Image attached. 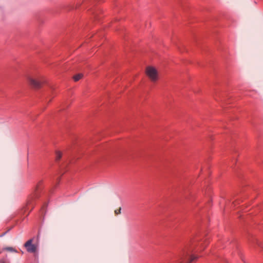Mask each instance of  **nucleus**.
<instances>
[{"mask_svg":"<svg viewBox=\"0 0 263 263\" xmlns=\"http://www.w3.org/2000/svg\"><path fill=\"white\" fill-rule=\"evenodd\" d=\"M145 74L152 82H156L159 80L158 71L153 66H147L145 68Z\"/></svg>","mask_w":263,"mask_h":263,"instance_id":"f257e3e1","label":"nucleus"},{"mask_svg":"<svg viewBox=\"0 0 263 263\" xmlns=\"http://www.w3.org/2000/svg\"><path fill=\"white\" fill-rule=\"evenodd\" d=\"M27 80L30 85L34 88L38 89L41 87L42 84L44 81L43 78H33L31 77H28Z\"/></svg>","mask_w":263,"mask_h":263,"instance_id":"f03ea898","label":"nucleus"},{"mask_svg":"<svg viewBox=\"0 0 263 263\" xmlns=\"http://www.w3.org/2000/svg\"><path fill=\"white\" fill-rule=\"evenodd\" d=\"M199 240V239L196 238L191 239L186 247L185 253L187 254L189 252H192Z\"/></svg>","mask_w":263,"mask_h":263,"instance_id":"7ed1b4c3","label":"nucleus"},{"mask_svg":"<svg viewBox=\"0 0 263 263\" xmlns=\"http://www.w3.org/2000/svg\"><path fill=\"white\" fill-rule=\"evenodd\" d=\"M32 241L33 239H30L24 244L27 251L30 253H35L37 249V247L35 245L32 244Z\"/></svg>","mask_w":263,"mask_h":263,"instance_id":"20e7f679","label":"nucleus"},{"mask_svg":"<svg viewBox=\"0 0 263 263\" xmlns=\"http://www.w3.org/2000/svg\"><path fill=\"white\" fill-rule=\"evenodd\" d=\"M83 74L79 73L73 76V79L74 81L77 82L80 80L83 77Z\"/></svg>","mask_w":263,"mask_h":263,"instance_id":"39448f33","label":"nucleus"},{"mask_svg":"<svg viewBox=\"0 0 263 263\" xmlns=\"http://www.w3.org/2000/svg\"><path fill=\"white\" fill-rule=\"evenodd\" d=\"M5 250H7L10 252H16V250L12 247H6L4 249Z\"/></svg>","mask_w":263,"mask_h":263,"instance_id":"423d86ee","label":"nucleus"},{"mask_svg":"<svg viewBox=\"0 0 263 263\" xmlns=\"http://www.w3.org/2000/svg\"><path fill=\"white\" fill-rule=\"evenodd\" d=\"M197 258V256H191L186 263H191L193 260L196 259Z\"/></svg>","mask_w":263,"mask_h":263,"instance_id":"0eeeda50","label":"nucleus"},{"mask_svg":"<svg viewBox=\"0 0 263 263\" xmlns=\"http://www.w3.org/2000/svg\"><path fill=\"white\" fill-rule=\"evenodd\" d=\"M62 157V154L60 152H57L56 153V159L57 160H59Z\"/></svg>","mask_w":263,"mask_h":263,"instance_id":"6e6552de","label":"nucleus"},{"mask_svg":"<svg viewBox=\"0 0 263 263\" xmlns=\"http://www.w3.org/2000/svg\"><path fill=\"white\" fill-rule=\"evenodd\" d=\"M121 208H119L118 209H117L115 211V214L116 215H118L119 214L121 213Z\"/></svg>","mask_w":263,"mask_h":263,"instance_id":"1a4fd4ad","label":"nucleus"},{"mask_svg":"<svg viewBox=\"0 0 263 263\" xmlns=\"http://www.w3.org/2000/svg\"><path fill=\"white\" fill-rule=\"evenodd\" d=\"M208 243H206L205 242L203 243H201L200 245V247L202 248L203 249H204L205 247L207 246Z\"/></svg>","mask_w":263,"mask_h":263,"instance_id":"9d476101","label":"nucleus"},{"mask_svg":"<svg viewBox=\"0 0 263 263\" xmlns=\"http://www.w3.org/2000/svg\"><path fill=\"white\" fill-rule=\"evenodd\" d=\"M52 98H53V97H49V102H50L51 101V99H52Z\"/></svg>","mask_w":263,"mask_h":263,"instance_id":"9b49d317","label":"nucleus"},{"mask_svg":"<svg viewBox=\"0 0 263 263\" xmlns=\"http://www.w3.org/2000/svg\"><path fill=\"white\" fill-rule=\"evenodd\" d=\"M2 263H5L4 261H3Z\"/></svg>","mask_w":263,"mask_h":263,"instance_id":"f8f14e48","label":"nucleus"}]
</instances>
